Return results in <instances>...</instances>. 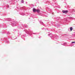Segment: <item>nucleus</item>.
I'll return each instance as SVG.
<instances>
[{"label": "nucleus", "instance_id": "23", "mask_svg": "<svg viewBox=\"0 0 75 75\" xmlns=\"http://www.w3.org/2000/svg\"><path fill=\"white\" fill-rule=\"evenodd\" d=\"M50 11H51V12H52V10L50 9Z\"/></svg>", "mask_w": 75, "mask_h": 75}, {"label": "nucleus", "instance_id": "13", "mask_svg": "<svg viewBox=\"0 0 75 75\" xmlns=\"http://www.w3.org/2000/svg\"><path fill=\"white\" fill-rule=\"evenodd\" d=\"M67 44V43H64L63 44V45H64V46H66V45Z\"/></svg>", "mask_w": 75, "mask_h": 75}, {"label": "nucleus", "instance_id": "5", "mask_svg": "<svg viewBox=\"0 0 75 75\" xmlns=\"http://www.w3.org/2000/svg\"><path fill=\"white\" fill-rule=\"evenodd\" d=\"M49 36H50V37H51V38H53L54 37H52V33H50L49 34H48Z\"/></svg>", "mask_w": 75, "mask_h": 75}, {"label": "nucleus", "instance_id": "29", "mask_svg": "<svg viewBox=\"0 0 75 75\" xmlns=\"http://www.w3.org/2000/svg\"><path fill=\"white\" fill-rule=\"evenodd\" d=\"M21 8H22V7Z\"/></svg>", "mask_w": 75, "mask_h": 75}, {"label": "nucleus", "instance_id": "7", "mask_svg": "<svg viewBox=\"0 0 75 75\" xmlns=\"http://www.w3.org/2000/svg\"><path fill=\"white\" fill-rule=\"evenodd\" d=\"M36 10H36L35 8H33V11L34 13H35V12H36Z\"/></svg>", "mask_w": 75, "mask_h": 75}, {"label": "nucleus", "instance_id": "28", "mask_svg": "<svg viewBox=\"0 0 75 75\" xmlns=\"http://www.w3.org/2000/svg\"><path fill=\"white\" fill-rule=\"evenodd\" d=\"M71 46V47H72V46Z\"/></svg>", "mask_w": 75, "mask_h": 75}, {"label": "nucleus", "instance_id": "18", "mask_svg": "<svg viewBox=\"0 0 75 75\" xmlns=\"http://www.w3.org/2000/svg\"><path fill=\"white\" fill-rule=\"evenodd\" d=\"M21 3H24V0H22L21 1Z\"/></svg>", "mask_w": 75, "mask_h": 75}, {"label": "nucleus", "instance_id": "22", "mask_svg": "<svg viewBox=\"0 0 75 75\" xmlns=\"http://www.w3.org/2000/svg\"><path fill=\"white\" fill-rule=\"evenodd\" d=\"M17 29H14L13 30V31H16Z\"/></svg>", "mask_w": 75, "mask_h": 75}, {"label": "nucleus", "instance_id": "26", "mask_svg": "<svg viewBox=\"0 0 75 75\" xmlns=\"http://www.w3.org/2000/svg\"><path fill=\"white\" fill-rule=\"evenodd\" d=\"M15 39L12 38V40H14Z\"/></svg>", "mask_w": 75, "mask_h": 75}, {"label": "nucleus", "instance_id": "2", "mask_svg": "<svg viewBox=\"0 0 75 75\" xmlns=\"http://www.w3.org/2000/svg\"><path fill=\"white\" fill-rule=\"evenodd\" d=\"M16 24H17V22H13L11 23V25L13 27H14L16 25Z\"/></svg>", "mask_w": 75, "mask_h": 75}, {"label": "nucleus", "instance_id": "11", "mask_svg": "<svg viewBox=\"0 0 75 75\" xmlns=\"http://www.w3.org/2000/svg\"><path fill=\"white\" fill-rule=\"evenodd\" d=\"M36 11L37 13H40V10L38 9H37L36 10Z\"/></svg>", "mask_w": 75, "mask_h": 75}, {"label": "nucleus", "instance_id": "1", "mask_svg": "<svg viewBox=\"0 0 75 75\" xmlns=\"http://www.w3.org/2000/svg\"><path fill=\"white\" fill-rule=\"evenodd\" d=\"M24 31L26 33L28 34V35H30L31 37H32V34L35 35H37V33H33V32L30 29H28V31H27V30H26L25 29Z\"/></svg>", "mask_w": 75, "mask_h": 75}, {"label": "nucleus", "instance_id": "19", "mask_svg": "<svg viewBox=\"0 0 75 75\" xmlns=\"http://www.w3.org/2000/svg\"><path fill=\"white\" fill-rule=\"evenodd\" d=\"M6 42L7 43V44H9V41H7Z\"/></svg>", "mask_w": 75, "mask_h": 75}, {"label": "nucleus", "instance_id": "4", "mask_svg": "<svg viewBox=\"0 0 75 75\" xmlns=\"http://www.w3.org/2000/svg\"><path fill=\"white\" fill-rule=\"evenodd\" d=\"M62 12L63 13L66 14V13H67L68 12V10H63Z\"/></svg>", "mask_w": 75, "mask_h": 75}, {"label": "nucleus", "instance_id": "9", "mask_svg": "<svg viewBox=\"0 0 75 75\" xmlns=\"http://www.w3.org/2000/svg\"><path fill=\"white\" fill-rule=\"evenodd\" d=\"M11 4H15V1H12V3Z\"/></svg>", "mask_w": 75, "mask_h": 75}, {"label": "nucleus", "instance_id": "12", "mask_svg": "<svg viewBox=\"0 0 75 75\" xmlns=\"http://www.w3.org/2000/svg\"><path fill=\"white\" fill-rule=\"evenodd\" d=\"M72 12H74V14H75V10L74 9H72Z\"/></svg>", "mask_w": 75, "mask_h": 75}, {"label": "nucleus", "instance_id": "8", "mask_svg": "<svg viewBox=\"0 0 75 75\" xmlns=\"http://www.w3.org/2000/svg\"><path fill=\"white\" fill-rule=\"evenodd\" d=\"M7 21H11V18H8L7 20Z\"/></svg>", "mask_w": 75, "mask_h": 75}, {"label": "nucleus", "instance_id": "24", "mask_svg": "<svg viewBox=\"0 0 75 75\" xmlns=\"http://www.w3.org/2000/svg\"><path fill=\"white\" fill-rule=\"evenodd\" d=\"M10 38L11 39H12V38H11V37H10L9 38Z\"/></svg>", "mask_w": 75, "mask_h": 75}, {"label": "nucleus", "instance_id": "3", "mask_svg": "<svg viewBox=\"0 0 75 75\" xmlns=\"http://www.w3.org/2000/svg\"><path fill=\"white\" fill-rule=\"evenodd\" d=\"M21 25L22 27L21 26V28H23V27H26V28L27 27V25H26V24H25L23 25V24H22Z\"/></svg>", "mask_w": 75, "mask_h": 75}, {"label": "nucleus", "instance_id": "6", "mask_svg": "<svg viewBox=\"0 0 75 75\" xmlns=\"http://www.w3.org/2000/svg\"><path fill=\"white\" fill-rule=\"evenodd\" d=\"M40 24H42V25H44V26H45V25L44 24V23L42 22L41 21H40Z\"/></svg>", "mask_w": 75, "mask_h": 75}, {"label": "nucleus", "instance_id": "14", "mask_svg": "<svg viewBox=\"0 0 75 75\" xmlns=\"http://www.w3.org/2000/svg\"><path fill=\"white\" fill-rule=\"evenodd\" d=\"M21 15H22V16H25V13H21Z\"/></svg>", "mask_w": 75, "mask_h": 75}, {"label": "nucleus", "instance_id": "17", "mask_svg": "<svg viewBox=\"0 0 75 75\" xmlns=\"http://www.w3.org/2000/svg\"><path fill=\"white\" fill-rule=\"evenodd\" d=\"M7 35H9V34H10V32H8L7 33Z\"/></svg>", "mask_w": 75, "mask_h": 75}, {"label": "nucleus", "instance_id": "15", "mask_svg": "<svg viewBox=\"0 0 75 75\" xmlns=\"http://www.w3.org/2000/svg\"><path fill=\"white\" fill-rule=\"evenodd\" d=\"M54 36H55V38H58V36H57V35H55Z\"/></svg>", "mask_w": 75, "mask_h": 75}, {"label": "nucleus", "instance_id": "21", "mask_svg": "<svg viewBox=\"0 0 75 75\" xmlns=\"http://www.w3.org/2000/svg\"><path fill=\"white\" fill-rule=\"evenodd\" d=\"M75 42H71V43H72V44H73V43H75Z\"/></svg>", "mask_w": 75, "mask_h": 75}, {"label": "nucleus", "instance_id": "10", "mask_svg": "<svg viewBox=\"0 0 75 75\" xmlns=\"http://www.w3.org/2000/svg\"><path fill=\"white\" fill-rule=\"evenodd\" d=\"M21 37L22 38H24V37H25V35H21Z\"/></svg>", "mask_w": 75, "mask_h": 75}, {"label": "nucleus", "instance_id": "20", "mask_svg": "<svg viewBox=\"0 0 75 75\" xmlns=\"http://www.w3.org/2000/svg\"><path fill=\"white\" fill-rule=\"evenodd\" d=\"M21 34V33H18V35H20Z\"/></svg>", "mask_w": 75, "mask_h": 75}, {"label": "nucleus", "instance_id": "27", "mask_svg": "<svg viewBox=\"0 0 75 75\" xmlns=\"http://www.w3.org/2000/svg\"><path fill=\"white\" fill-rule=\"evenodd\" d=\"M69 30V29H68V30Z\"/></svg>", "mask_w": 75, "mask_h": 75}, {"label": "nucleus", "instance_id": "16", "mask_svg": "<svg viewBox=\"0 0 75 75\" xmlns=\"http://www.w3.org/2000/svg\"><path fill=\"white\" fill-rule=\"evenodd\" d=\"M73 29V28H72V27L70 28V31H72V30Z\"/></svg>", "mask_w": 75, "mask_h": 75}, {"label": "nucleus", "instance_id": "25", "mask_svg": "<svg viewBox=\"0 0 75 75\" xmlns=\"http://www.w3.org/2000/svg\"><path fill=\"white\" fill-rule=\"evenodd\" d=\"M8 8L9 7V6H8Z\"/></svg>", "mask_w": 75, "mask_h": 75}]
</instances>
